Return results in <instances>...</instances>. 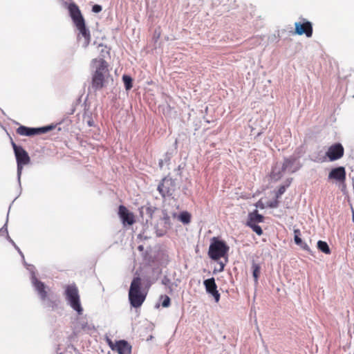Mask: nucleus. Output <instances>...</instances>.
<instances>
[{
  "mask_svg": "<svg viewBox=\"0 0 354 354\" xmlns=\"http://www.w3.org/2000/svg\"><path fill=\"white\" fill-rule=\"evenodd\" d=\"M71 17L79 30L78 39L84 48H86L91 41V35L88 29L86 28L84 19L79 8L74 3L68 6Z\"/></svg>",
  "mask_w": 354,
  "mask_h": 354,
  "instance_id": "1",
  "label": "nucleus"
},
{
  "mask_svg": "<svg viewBox=\"0 0 354 354\" xmlns=\"http://www.w3.org/2000/svg\"><path fill=\"white\" fill-rule=\"evenodd\" d=\"M93 69L92 86L95 90L104 86L105 79L109 75L108 64L103 59H93L91 62Z\"/></svg>",
  "mask_w": 354,
  "mask_h": 354,
  "instance_id": "2",
  "label": "nucleus"
},
{
  "mask_svg": "<svg viewBox=\"0 0 354 354\" xmlns=\"http://www.w3.org/2000/svg\"><path fill=\"white\" fill-rule=\"evenodd\" d=\"M141 279L134 277L131 281L129 291V299L131 305L134 308L140 307L145 299V295L141 292Z\"/></svg>",
  "mask_w": 354,
  "mask_h": 354,
  "instance_id": "3",
  "label": "nucleus"
},
{
  "mask_svg": "<svg viewBox=\"0 0 354 354\" xmlns=\"http://www.w3.org/2000/svg\"><path fill=\"white\" fill-rule=\"evenodd\" d=\"M64 295L68 304L75 310L78 315H82L83 308L80 303L79 291L77 286L74 284L66 286Z\"/></svg>",
  "mask_w": 354,
  "mask_h": 354,
  "instance_id": "4",
  "label": "nucleus"
},
{
  "mask_svg": "<svg viewBox=\"0 0 354 354\" xmlns=\"http://www.w3.org/2000/svg\"><path fill=\"white\" fill-rule=\"evenodd\" d=\"M228 250L229 247L224 241L214 237L209 247L208 255L212 260L217 261L224 257L228 252Z\"/></svg>",
  "mask_w": 354,
  "mask_h": 354,
  "instance_id": "5",
  "label": "nucleus"
},
{
  "mask_svg": "<svg viewBox=\"0 0 354 354\" xmlns=\"http://www.w3.org/2000/svg\"><path fill=\"white\" fill-rule=\"evenodd\" d=\"M12 146L17 165V180L20 184L23 166L28 165L30 162V159L28 153L22 148V147L17 145L13 141H12Z\"/></svg>",
  "mask_w": 354,
  "mask_h": 354,
  "instance_id": "6",
  "label": "nucleus"
},
{
  "mask_svg": "<svg viewBox=\"0 0 354 354\" xmlns=\"http://www.w3.org/2000/svg\"><path fill=\"white\" fill-rule=\"evenodd\" d=\"M24 264L27 266V269L31 274V281L33 286L39 293L41 299L43 300L45 299L47 297V292L45 290L46 286L43 282L37 279L35 273V267L32 265L26 264V262H24Z\"/></svg>",
  "mask_w": 354,
  "mask_h": 354,
  "instance_id": "7",
  "label": "nucleus"
},
{
  "mask_svg": "<svg viewBox=\"0 0 354 354\" xmlns=\"http://www.w3.org/2000/svg\"><path fill=\"white\" fill-rule=\"evenodd\" d=\"M74 331L75 333L92 334L95 331V328L94 325L92 323H88L86 319L78 318L74 324Z\"/></svg>",
  "mask_w": 354,
  "mask_h": 354,
  "instance_id": "8",
  "label": "nucleus"
},
{
  "mask_svg": "<svg viewBox=\"0 0 354 354\" xmlns=\"http://www.w3.org/2000/svg\"><path fill=\"white\" fill-rule=\"evenodd\" d=\"M344 147L340 143H335L331 145L326 152V156L330 161H335L340 159L344 156Z\"/></svg>",
  "mask_w": 354,
  "mask_h": 354,
  "instance_id": "9",
  "label": "nucleus"
},
{
  "mask_svg": "<svg viewBox=\"0 0 354 354\" xmlns=\"http://www.w3.org/2000/svg\"><path fill=\"white\" fill-rule=\"evenodd\" d=\"M118 215L124 225H131L135 223V217L132 212H129L124 205H120Z\"/></svg>",
  "mask_w": 354,
  "mask_h": 354,
  "instance_id": "10",
  "label": "nucleus"
},
{
  "mask_svg": "<svg viewBox=\"0 0 354 354\" xmlns=\"http://www.w3.org/2000/svg\"><path fill=\"white\" fill-rule=\"evenodd\" d=\"M203 283L205 287L206 292L214 297L216 302H218L220 299V293L217 290V286L215 283L214 278L212 277L206 279L204 281Z\"/></svg>",
  "mask_w": 354,
  "mask_h": 354,
  "instance_id": "11",
  "label": "nucleus"
},
{
  "mask_svg": "<svg viewBox=\"0 0 354 354\" xmlns=\"http://www.w3.org/2000/svg\"><path fill=\"white\" fill-rule=\"evenodd\" d=\"M295 32L299 35H306L307 37H310L313 35V27L312 24L309 21H305L304 23L296 22Z\"/></svg>",
  "mask_w": 354,
  "mask_h": 354,
  "instance_id": "12",
  "label": "nucleus"
},
{
  "mask_svg": "<svg viewBox=\"0 0 354 354\" xmlns=\"http://www.w3.org/2000/svg\"><path fill=\"white\" fill-rule=\"evenodd\" d=\"M172 180L170 178H164L158 187V190L162 197L172 194L173 186Z\"/></svg>",
  "mask_w": 354,
  "mask_h": 354,
  "instance_id": "13",
  "label": "nucleus"
},
{
  "mask_svg": "<svg viewBox=\"0 0 354 354\" xmlns=\"http://www.w3.org/2000/svg\"><path fill=\"white\" fill-rule=\"evenodd\" d=\"M328 180H335L340 183H344L346 180V170L344 167H338L332 169L328 174Z\"/></svg>",
  "mask_w": 354,
  "mask_h": 354,
  "instance_id": "14",
  "label": "nucleus"
},
{
  "mask_svg": "<svg viewBox=\"0 0 354 354\" xmlns=\"http://www.w3.org/2000/svg\"><path fill=\"white\" fill-rule=\"evenodd\" d=\"M282 164L283 169L291 173L297 171L300 168V165L295 158H286Z\"/></svg>",
  "mask_w": 354,
  "mask_h": 354,
  "instance_id": "15",
  "label": "nucleus"
},
{
  "mask_svg": "<svg viewBox=\"0 0 354 354\" xmlns=\"http://www.w3.org/2000/svg\"><path fill=\"white\" fill-rule=\"evenodd\" d=\"M112 349L117 351L119 354H131V346L125 340L117 342Z\"/></svg>",
  "mask_w": 354,
  "mask_h": 354,
  "instance_id": "16",
  "label": "nucleus"
},
{
  "mask_svg": "<svg viewBox=\"0 0 354 354\" xmlns=\"http://www.w3.org/2000/svg\"><path fill=\"white\" fill-rule=\"evenodd\" d=\"M284 171H286V169H283V164L281 162L276 163L272 169L271 178L274 180H278L282 177Z\"/></svg>",
  "mask_w": 354,
  "mask_h": 354,
  "instance_id": "17",
  "label": "nucleus"
},
{
  "mask_svg": "<svg viewBox=\"0 0 354 354\" xmlns=\"http://www.w3.org/2000/svg\"><path fill=\"white\" fill-rule=\"evenodd\" d=\"M263 221V216L259 214L257 210H254L253 212L250 213L248 215V221L247 222V225L251 223L257 224L259 223H261Z\"/></svg>",
  "mask_w": 354,
  "mask_h": 354,
  "instance_id": "18",
  "label": "nucleus"
},
{
  "mask_svg": "<svg viewBox=\"0 0 354 354\" xmlns=\"http://www.w3.org/2000/svg\"><path fill=\"white\" fill-rule=\"evenodd\" d=\"M17 133L21 136H31L35 135L34 128L26 127L25 126H20L17 129Z\"/></svg>",
  "mask_w": 354,
  "mask_h": 354,
  "instance_id": "19",
  "label": "nucleus"
},
{
  "mask_svg": "<svg viewBox=\"0 0 354 354\" xmlns=\"http://www.w3.org/2000/svg\"><path fill=\"white\" fill-rule=\"evenodd\" d=\"M8 216V214L7 215V217ZM7 223H8V220L6 221V223H5V225L3 226L2 228L0 229V233H2V232H5L7 234V237H8V239L9 240V241L10 243H12V244L15 246V248L17 250V251L19 252V253L20 254V255L21 256V257L23 259H24V256L23 254V253L21 252V251L20 250V249L16 245V244L15 243V242L10 239V237L8 236V229H7Z\"/></svg>",
  "mask_w": 354,
  "mask_h": 354,
  "instance_id": "20",
  "label": "nucleus"
},
{
  "mask_svg": "<svg viewBox=\"0 0 354 354\" xmlns=\"http://www.w3.org/2000/svg\"><path fill=\"white\" fill-rule=\"evenodd\" d=\"M252 276L254 277L255 284H258L259 277L261 272V267L259 264L253 263L252 266Z\"/></svg>",
  "mask_w": 354,
  "mask_h": 354,
  "instance_id": "21",
  "label": "nucleus"
},
{
  "mask_svg": "<svg viewBox=\"0 0 354 354\" xmlns=\"http://www.w3.org/2000/svg\"><path fill=\"white\" fill-rule=\"evenodd\" d=\"M317 248L320 251H322V252H324L325 254H328L330 253V250L328 247V245L325 241H319L317 242Z\"/></svg>",
  "mask_w": 354,
  "mask_h": 354,
  "instance_id": "22",
  "label": "nucleus"
},
{
  "mask_svg": "<svg viewBox=\"0 0 354 354\" xmlns=\"http://www.w3.org/2000/svg\"><path fill=\"white\" fill-rule=\"evenodd\" d=\"M140 209L141 214H142L144 211H145L146 214L148 215V217L151 218L154 209H156V208L150 205H145L141 207Z\"/></svg>",
  "mask_w": 354,
  "mask_h": 354,
  "instance_id": "23",
  "label": "nucleus"
},
{
  "mask_svg": "<svg viewBox=\"0 0 354 354\" xmlns=\"http://www.w3.org/2000/svg\"><path fill=\"white\" fill-rule=\"evenodd\" d=\"M178 219L184 224H188L191 221V215L187 212H183L178 216Z\"/></svg>",
  "mask_w": 354,
  "mask_h": 354,
  "instance_id": "24",
  "label": "nucleus"
},
{
  "mask_svg": "<svg viewBox=\"0 0 354 354\" xmlns=\"http://www.w3.org/2000/svg\"><path fill=\"white\" fill-rule=\"evenodd\" d=\"M122 80L126 90H130L132 88V78L127 75H123Z\"/></svg>",
  "mask_w": 354,
  "mask_h": 354,
  "instance_id": "25",
  "label": "nucleus"
},
{
  "mask_svg": "<svg viewBox=\"0 0 354 354\" xmlns=\"http://www.w3.org/2000/svg\"><path fill=\"white\" fill-rule=\"evenodd\" d=\"M52 129H53V127H51V126H47V127H40V128H34L35 135L45 133L49 131L50 130H51Z\"/></svg>",
  "mask_w": 354,
  "mask_h": 354,
  "instance_id": "26",
  "label": "nucleus"
},
{
  "mask_svg": "<svg viewBox=\"0 0 354 354\" xmlns=\"http://www.w3.org/2000/svg\"><path fill=\"white\" fill-rule=\"evenodd\" d=\"M252 229V230L256 232L258 235H261L263 234V230L261 227L255 223H251L248 225Z\"/></svg>",
  "mask_w": 354,
  "mask_h": 354,
  "instance_id": "27",
  "label": "nucleus"
},
{
  "mask_svg": "<svg viewBox=\"0 0 354 354\" xmlns=\"http://www.w3.org/2000/svg\"><path fill=\"white\" fill-rule=\"evenodd\" d=\"M294 233H295L294 240H295V243L297 245H301L302 244V240L299 237V235H300L299 230H294Z\"/></svg>",
  "mask_w": 354,
  "mask_h": 354,
  "instance_id": "28",
  "label": "nucleus"
},
{
  "mask_svg": "<svg viewBox=\"0 0 354 354\" xmlns=\"http://www.w3.org/2000/svg\"><path fill=\"white\" fill-rule=\"evenodd\" d=\"M162 300V306L164 308H167L170 305V298L167 295H162L160 297Z\"/></svg>",
  "mask_w": 354,
  "mask_h": 354,
  "instance_id": "29",
  "label": "nucleus"
},
{
  "mask_svg": "<svg viewBox=\"0 0 354 354\" xmlns=\"http://www.w3.org/2000/svg\"><path fill=\"white\" fill-rule=\"evenodd\" d=\"M102 8L101 6L95 4L92 8V11L95 13H98L102 10Z\"/></svg>",
  "mask_w": 354,
  "mask_h": 354,
  "instance_id": "30",
  "label": "nucleus"
},
{
  "mask_svg": "<svg viewBox=\"0 0 354 354\" xmlns=\"http://www.w3.org/2000/svg\"><path fill=\"white\" fill-rule=\"evenodd\" d=\"M286 191V187L285 186H281L279 189H278V192L277 193V197H280Z\"/></svg>",
  "mask_w": 354,
  "mask_h": 354,
  "instance_id": "31",
  "label": "nucleus"
},
{
  "mask_svg": "<svg viewBox=\"0 0 354 354\" xmlns=\"http://www.w3.org/2000/svg\"><path fill=\"white\" fill-rule=\"evenodd\" d=\"M220 268L218 270H214V272H222L224 269L225 264L223 262H219Z\"/></svg>",
  "mask_w": 354,
  "mask_h": 354,
  "instance_id": "32",
  "label": "nucleus"
},
{
  "mask_svg": "<svg viewBox=\"0 0 354 354\" xmlns=\"http://www.w3.org/2000/svg\"><path fill=\"white\" fill-rule=\"evenodd\" d=\"M269 206H270V207H273V208L277 207L278 206V202H277V201L272 202V203H270V204L269 205Z\"/></svg>",
  "mask_w": 354,
  "mask_h": 354,
  "instance_id": "33",
  "label": "nucleus"
},
{
  "mask_svg": "<svg viewBox=\"0 0 354 354\" xmlns=\"http://www.w3.org/2000/svg\"><path fill=\"white\" fill-rule=\"evenodd\" d=\"M299 245L301 246V248H303V249H304V250H309V247H308V245L306 243H303V242H302V244H301V245Z\"/></svg>",
  "mask_w": 354,
  "mask_h": 354,
  "instance_id": "34",
  "label": "nucleus"
},
{
  "mask_svg": "<svg viewBox=\"0 0 354 354\" xmlns=\"http://www.w3.org/2000/svg\"><path fill=\"white\" fill-rule=\"evenodd\" d=\"M162 165H163V161H162V160H160V161L159 162V166H160V168H162Z\"/></svg>",
  "mask_w": 354,
  "mask_h": 354,
  "instance_id": "35",
  "label": "nucleus"
},
{
  "mask_svg": "<svg viewBox=\"0 0 354 354\" xmlns=\"http://www.w3.org/2000/svg\"><path fill=\"white\" fill-rule=\"evenodd\" d=\"M164 219L165 220V223H167V221L169 220V216L167 215H165V216H164Z\"/></svg>",
  "mask_w": 354,
  "mask_h": 354,
  "instance_id": "36",
  "label": "nucleus"
},
{
  "mask_svg": "<svg viewBox=\"0 0 354 354\" xmlns=\"http://www.w3.org/2000/svg\"><path fill=\"white\" fill-rule=\"evenodd\" d=\"M138 248L141 250H142V246L140 245L138 247Z\"/></svg>",
  "mask_w": 354,
  "mask_h": 354,
  "instance_id": "37",
  "label": "nucleus"
},
{
  "mask_svg": "<svg viewBox=\"0 0 354 354\" xmlns=\"http://www.w3.org/2000/svg\"><path fill=\"white\" fill-rule=\"evenodd\" d=\"M353 187H354V182H353Z\"/></svg>",
  "mask_w": 354,
  "mask_h": 354,
  "instance_id": "38",
  "label": "nucleus"
},
{
  "mask_svg": "<svg viewBox=\"0 0 354 354\" xmlns=\"http://www.w3.org/2000/svg\"><path fill=\"white\" fill-rule=\"evenodd\" d=\"M353 354H354V353H353Z\"/></svg>",
  "mask_w": 354,
  "mask_h": 354,
  "instance_id": "39",
  "label": "nucleus"
}]
</instances>
